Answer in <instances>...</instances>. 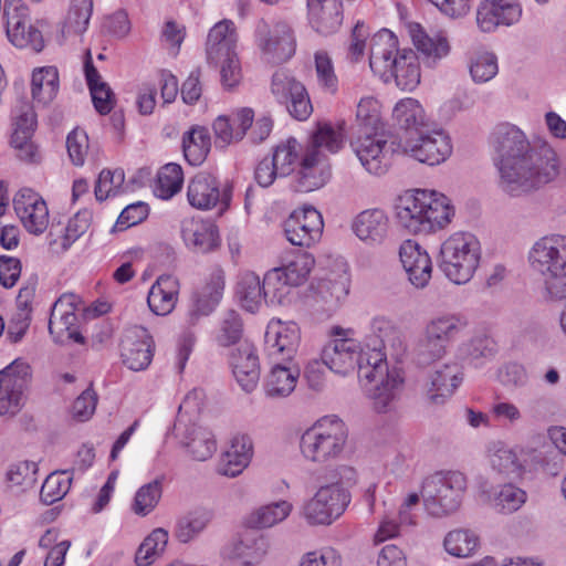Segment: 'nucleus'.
I'll return each instance as SVG.
<instances>
[{
	"instance_id": "f257e3e1",
	"label": "nucleus",
	"mask_w": 566,
	"mask_h": 566,
	"mask_svg": "<svg viewBox=\"0 0 566 566\" xmlns=\"http://www.w3.org/2000/svg\"><path fill=\"white\" fill-rule=\"evenodd\" d=\"M492 146L496 154L499 188L510 197H521L552 182L559 174L555 150L547 144H532L517 126L495 127Z\"/></svg>"
},
{
	"instance_id": "f03ea898",
	"label": "nucleus",
	"mask_w": 566,
	"mask_h": 566,
	"mask_svg": "<svg viewBox=\"0 0 566 566\" xmlns=\"http://www.w3.org/2000/svg\"><path fill=\"white\" fill-rule=\"evenodd\" d=\"M369 65L385 83L395 82L402 91H412L420 83V64L417 54L399 50L398 40L389 30H381L370 41Z\"/></svg>"
},
{
	"instance_id": "7ed1b4c3",
	"label": "nucleus",
	"mask_w": 566,
	"mask_h": 566,
	"mask_svg": "<svg viewBox=\"0 0 566 566\" xmlns=\"http://www.w3.org/2000/svg\"><path fill=\"white\" fill-rule=\"evenodd\" d=\"M454 216L450 199L433 190L416 189L399 197L398 223L413 234H429L443 229Z\"/></svg>"
},
{
	"instance_id": "20e7f679",
	"label": "nucleus",
	"mask_w": 566,
	"mask_h": 566,
	"mask_svg": "<svg viewBox=\"0 0 566 566\" xmlns=\"http://www.w3.org/2000/svg\"><path fill=\"white\" fill-rule=\"evenodd\" d=\"M355 470L340 465L326 472L325 481L315 494L301 506V516L311 525H329L337 520L350 502L344 479H355Z\"/></svg>"
},
{
	"instance_id": "39448f33",
	"label": "nucleus",
	"mask_w": 566,
	"mask_h": 566,
	"mask_svg": "<svg viewBox=\"0 0 566 566\" xmlns=\"http://www.w3.org/2000/svg\"><path fill=\"white\" fill-rule=\"evenodd\" d=\"M347 441L345 422L336 417H325L302 433L300 450L306 461L325 464L342 458Z\"/></svg>"
},
{
	"instance_id": "423d86ee",
	"label": "nucleus",
	"mask_w": 566,
	"mask_h": 566,
	"mask_svg": "<svg viewBox=\"0 0 566 566\" xmlns=\"http://www.w3.org/2000/svg\"><path fill=\"white\" fill-rule=\"evenodd\" d=\"M480 260V242L469 232H454L441 244L439 268L454 284L468 283L478 270Z\"/></svg>"
},
{
	"instance_id": "0eeeda50",
	"label": "nucleus",
	"mask_w": 566,
	"mask_h": 566,
	"mask_svg": "<svg viewBox=\"0 0 566 566\" xmlns=\"http://www.w3.org/2000/svg\"><path fill=\"white\" fill-rule=\"evenodd\" d=\"M467 488L465 476L458 471L436 472L422 482L421 497L432 516L441 517L455 512Z\"/></svg>"
},
{
	"instance_id": "6e6552de",
	"label": "nucleus",
	"mask_w": 566,
	"mask_h": 566,
	"mask_svg": "<svg viewBox=\"0 0 566 566\" xmlns=\"http://www.w3.org/2000/svg\"><path fill=\"white\" fill-rule=\"evenodd\" d=\"M400 148L405 155L429 166L444 163L452 154L450 136L437 127L419 130L401 142Z\"/></svg>"
},
{
	"instance_id": "1a4fd4ad",
	"label": "nucleus",
	"mask_w": 566,
	"mask_h": 566,
	"mask_svg": "<svg viewBox=\"0 0 566 566\" xmlns=\"http://www.w3.org/2000/svg\"><path fill=\"white\" fill-rule=\"evenodd\" d=\"M3 14L8 40L19 49L41 52L44 40L41 31L30 21L29 8L22 0H6Z\"/></svg>"
},
{
	"instance_id": "9d476101",
	"label": "nucleus",
	"mask_w": 566,
	"mask_h": 566,
	"mask_svg": "<svg viewBox=\"0 0 566 566\" xmlns=\"http://www.w3.org/2000/svg\"><path fill=\"white\" fill-rule=\"evenodd\" d=\"M82 310L80 298L75 294H63L57 298L52 306L49 319V332L55 343H84V337L78 331L76 314Z\"/></svg>"
},
{
	"instance_id": "9b49d317",
	"label": "nucleus",
	"mask_w": 566,
	"mask_h": 566,
	"mask_svg": "<svg viewBox=\"0 0 566 566\" xmlns=\"http://www.w3.org/2000/svg\"><path fill=\"white\" fill-rule=\"evenodd\" d=\"M270 90L295 119L305 120L312 114L313 106L305 86L286 71L279 70L273 74Z\"/></svg>"
},
{
	"instance_id": "f8f14e48",
	"label": "nucleus",
	"mask_w": 566,
	"mask_h": 566,
	"mask_svg": "<svg viewBox=\"0 0 566 566\" xmlns=\"http://www.w3.org/2000/svg\"><path fill=\"white\" fill-rule=\"evenodd\" d=\"M256 42L265 59L272 63L286 62L295 53V38L285 22L270 25L261 21L256 27Z\"/></svg>"
},
{
	"instance_id": "ddd939ff",
	"label": "nucleus",
	"mask_w": 566,
	"mask_h": 566,
	"mask_svg": "<svg viewBox=\"0 0 566 566\" xmlns=\"http://www.w3.org/2000/svg\"><path fill=\"white\" fill-rule=\"evenodd\" d=\"M528 262L539 275L566 273V237L551 234L539 238L530 250Z\"/></svg>"
},
{
	"instance_id": "4468645a",
	"label": "nucleus",
	"mask_w": 566,
	"mask_h": 566,
	"mask_svg": "<svg viewBox=\"0 0 566 566\" xmlns=\"http://www.w3.org/2000/svg\"><path fill=\"white\" fill-rule=\"evenodd\" d=\"M323 228L322 214L313 207L293 211L283 224L286 240L293 245L306 248L321 240Z\"/></svg>"
},
{
	"instance_id": "2eb2a0df",
	"label": "nucleus",
	"mask_w": 566,
	"mask_h": 566,
	"mask_svg": "<svg viewBox=\"0 0 566 566\" xmlns=\"http://www.w3.org/2000/svg\"><path fill=\"white\" fill-rule=\"evenodd\" d=\"M30 377L28 364L15 360L0 371V415L14 416L23 403V391Z\"/></svg>"
},
{
	"instance_id": "dca6fc26",
	"label": "nucleus",
	"mask_w": 566,
	"mask_h": 566,
	"mask_svg": "<svg viewBox=\"0 0 566 566\" xmlns=\"http://www.w3.org/2000/svg\"><path fill=\"white\" fill-rule=\"evenodd\" d=\"M187 198L196 209L210 210L219 206L220 211H223L229 206L231 189L227 186L221 189L216 177L208 172H199L188 185Z\"/></svg>"
},
{
	"instance_id": "f3484780",
	"label": "nucleus",
	"mask_w": 566,
	"mask_h": 566,
	"mask_svg": "<svg viewBox=\"0 0 566 566\" xmlns=\"http://www.w3.org/2000/svg\"><path fill=\"white\" fill-rule=\"evenodd\" d=\"M154 340L143 326L125 329L120 340V357L123 364L134 371L145 370L154 356Z\"/></svg>"
},
{
	"instance_id": "a211bd4d",
	"label": "nucleus",
	"mask_w": 566,
	"mask_h": 566,
	"mask_svg": "<svg viewBox=\"0 0 566 566\" xmlns=\"http://www.w3.org/2000/svg\"><path fill=\"white\" fill-rule=\"evenodd\" d=\"M13 208L25 230L32 234L43 233L50 222L45 200L30 188H23L13 198Z\"/></svg>"
},
{
	"instance_id": "6ab92c4d",
	"label": "nucleus",
	"mask_w": 566,
	"mask_h": 566,
	"mask_svg": "<svg viewBox=\"0 0 566 566\" xmlns=\"http://www.w3.org/2000/svg\"><path fill=\"white\" fill-rule=\"evenodd\" d=\"M361 166L376 176L384 175L390 165V147L387 140L374 134L357 136L350 144Z\"/></svg>"
},
{
	"instance_id": "aec40b11",
	"label": "nucleus",
	"mask_w": 566,
	"mask_h": 566,
	"mask_svg": "<svg viewBox=\"0 0 566 566\" xmlns=\"http://www.w3.org/2000/svg\"><path fill=\"white\" fill-rule=\"evenodd\" d=\"M300 343V329L293 322L271 321L265 333V353L272 360L290 363Z\"/></svg>"
},
{
	"instance_id": "412c9836",
	"label": "nucleus",
	"mask_w": 566,
	"mask_h": 566,
	"mask_svg": "<svg viewBox=\"0 0 566 566\" xmlns=\"http://www.w3.org/2000/svg\"><path fill=\"white\" fill-rule=\"evenodd\" d=\"M463 380L460 365L455 361L436 363L428 373L426 390L432 403H441L453 395Z\"/></svg>"
},
{
	"instance_id": "4be33fe9",
	"label": "nucleus",
	"mask_w": 566,
	"mask_h": 566,
	"mask_svg": "<svg viewBox=\"0 0 566 566\" xmlns=\"http://www.w3.org/2000/svg\"><path fill=\"white\" fill-rule=\"evenodd\" d=\"M408 33L426 65L434 67L449 55L451 46L444 31L429 34L421 24L411 22L408 24Z\"/></svg>"
},
{
	"instance_id": "5701e85b",
	"label": "nucleus",
	"mask_w": 566,
	"mask_h": 566,
	"mask_svg": "<svg viewBox=\"0 0 566 566\" xmlns=\"http://www.w3.org/2000/svg\"><path fill=\"white\" fill-rule=\"evenodd\" d=\"M359 353L360 343L356 339L335 338L323 348L322 360L333 373L345 376L357 367Z\"/></svg>"
},
{
	"instance_id": "b1692460",
	"label": "nucleus",
	"mask_w": 566,
	"mask_h": 566,
	"mask_svg": "<svg viewBox=\"0 0 566 566\" xmlns=\"http://www.w3.org/2000/svg\"><path fill=\"white\" fill-rule=\"evenodd\" d=\"M329 178L331 166L327 156H319L315 150H305L295 176L296 190L314 191L322 188Z\"/></svg>"
},
{
	"instance_id": "393cba45",
	"label": "nucleus",
	"mask_w": 566,
	"mask_h": 566,
	"mask_svg": "<svg viewBox=\"0 0 566 566\" xmlns=\"http://www.w3.org/2000/svg\"><path fill=\"white\" fill-rule=\"evenodd\" d=\"M399 258L411 284L418 289L424 287L432 273L428 252L418 242L406 240L399 248Z\"/></svg>"
},
{
	"instance_id": "a878e982",
	"label": "nucleus",
	"mask_w": 566,
	"mask_h": 566,
	"mask_svg": "<svg viewBox=\"0 0 566 566\" xmlns=\"http://www.w3.org/2000/svg\"><path fill=\"white\" fill-rule=\"evenodd\" d=\"M521 14V7L511 0H484L478 8L476 23L481 31L492 32L501 24L517 22Z\"/></svg>"
},
{
	"instance_id": "bb28decb",
	"label": "nucleus",
	"mask_w": 566,
	"mask_h": 566,
	"mask_svg": "<svg viewBox=\"0 0 566 566\" xmlns=\"http://www.w3.org/2000/svg\"><path fill=\"white\" fill-rule=\"evenodd\" d=\"M230 364L238 384L244 391H252L260 379V364L253 344L248 340L239 343L231 353Z\"/></svg>"
},
{
	"instance_id": "cd10ccee",
	"label": "nucleus",
	"mask_w": 566,
	"mask_h": 566,
	"mask_svg": "<svg viewBox=\"0 0 566 566\" xmlns=\"http://www.w3.org/2000/svg\"><path fill=\"white\" fill-rule=\"evenodd\" d=\"M268 546L262 535L244 533L224 546L222 555L227 559L240 562L241 566H256L266 555Z\"/></svg>"
},
{
	"instance_id": "c85d7f7f",
	"label": "nucleus",
	"mask_w": 566,
	"mask_h": 566,
	"mask_svg": "<svg viewBox=\"0 0 566 566\" xmlns=\"http://www.w3.org/2000/svg\"><path fill=\"white\" fill-rule=\"evenodd\" d=\"M181 234L186 245L195 253H210L220 245L219 230L209 220L186 219L182 222Z\"/></svg>"
},
{
	"instance_id": "c756f323",
	"label": "nucleus",
	"mask_w": 566,
	"mask_h": 566,
	"mask_svg": "<svg viewBox=\"0 0 566 566\" xmlns=\"http://www.w3.org/2000/svg\"><path fill=\"white\" fill-rule=\"evenodd\" d=\"M308 21L319 34L335 33L343 21L342 0H306Z\"/></svg>"
},
{
	"instance_id": "7c9ffc66",
	"label": "nucleus",
	"mask_w": 566,
	"mask_h": 566,
	"mask_svg": "<svg viewBox=\"0 0 566 566\" xmlns=\"http://www.w3.org/2000/svg\"><path fill=\"white\" fill-rule=\"evenodd\" d=\"M357 373L363 388L382 379L385 376L391 375L388 367L386 355L382 352V340L374 342V345H360Z\"/></svg>"
},
{
	"instance_id": "2f4dec72",
	"label": "nucleus",
	"mask_w": 566,
	"mask_h": 566,
	"mask_svg": "<svg viewBox=\"0 0 566 566\" xmlns=\"http://www.w3.org/2000/svg\"><path fill=\"white\" fill-rule=\"evenodd\" d=\"M253 457V443L249 436H234L228 449L221 455L218 473L228 478L240 475L250 464Z\"/></svg>"
},
{
	"instance_id": "473e14b6",
	"label": "nucleus",
	"mask_w": 566,
	"mask_h": 566,
	"mask_svg": "<svg viewBox=\"0 0 566 566\" xmlns=\"http://www.w3.org/2000/svg\"><path fill=\"white\" fill-rule=\"evenodd\" d=\"M180 442L197 461L210 459L217 450L213 434L206 428L197 424H182L181 418L175 424Z\"/></svg>"
},
{
	"instance_id": "72a5a7b5",
	"label": "nucleus",
	"mask_w": 566,
	"mask_h": 566,
	"mask_svg": "<svg viewBox=\"0 0 566 566\" xmlns=\"http://www.w3.org/2000/svg\"><path fill=\"white\" fill-rule=\"evenodd\" d=\"M179 290L180 284L177 277L169 274L160 275L148 292L149 310L156 315L170 314L178 302Z\"/></svg>"
},
{
	"instance_id": "f704fd0d",
	"label": "nucleus",
	"mask_w": 566,
	"mask_h": 566,
	"mask_svg": "<svg viewBox=\"0 0 566 566\" xmlns=\"http://www.w3.org/2000/svg\"><path fill=\"white\" fill-rule=\"evenodd\" d=\"M237 32L232 21L216 23L208 33L206 53L208 63H217L220 57L235 53Z\"/></svg>"
},
{
	"instance_id": "c9c22d12",
	"label": "nucleus",
	"mask_w": 566,
	"mask_h": 566,
	"mask_svg": "<svg viewBox=\"0 0 566 566\" xmlns=\"http://www.w3.org/2000/svg\"><path fill=\"white\" fill-rule=\"evenodd\" d=\"M389 219L384 210L368 209L360 212L354 220L356 235L368 244H378L387 235Z\"/></svg>"
},
{
	"instance_id": "e433bc0d",
	"label": "nucleus",
	"mask_w": 566,
	"mask_h": 566,
	"mask_svg": "<svg viewBox=\"0 0 566 566\" xmlns=\"http://www.w3.org/2000/svg\"><path fill=\"white\" fill-rule=\"evenodd\" d=\"M282 360L273 361L269 375L265 378L264 390L268 397L284 398L290 396L295 387L300 377V369Z\"/></svg>"
},
{
	"instance_id": "4c0bfd02",
	"label": "nucleus",
	"mask_w": 566,
	"mask_h": 566,
	"mask_svg": "<svg viewBox=\"0 0 566 566\" xmlns=\"http://www.w3.org/2000/svg\"><path fill=\"white\" fill-rule=\"evenodd\" d=\"M402 385V378L396 370H391V375L385 376L378 381L364 388L369 399L373 401V407L377 412L385 413L390 411L399 396Z\"/></svg>"
},
{
	"instance_id": "58836bf2",
	"label": "nucleus",
	"mask_w": 566,
	"mask_h": 566,
	"mask_svg": "<svg viewBox=\"0 0 566 566\" xmlns=\"http://www.w3.org/2000/svg\"><path fill=\"white\" fill-rule=\"evenodd\" d=\"M223 289L224 272L221 269H214L201 291L193 296V305L190 310L192 322L214 310L221 300Z\"/></svg>"
},
{
	"instance_id": "ea45409f",
	"label": "nucleus",
	"mask_w": 566,
	"mask_h": 566,
	"mask_svg": "<svg viewBox=\"0 0 566 566\" xmlns=\"http://www.w3.org/2000/svg\"><path fill=\"white\" fill-rule=\"evenodd\" d=\"M84 71L94 107L102 115L108 114L114 106V94L93 65L90 50L85 53Z\"/></svg>"
},
{
	"instance_id": "a19ab883",
	"label": "nucleus",
	"mask_w": 566,
	"mask_h": 566,
	"mask_svg": "<svg viewBox=\"0 0 566 566\" xmlns=\"http://www.w3.org/2000/svg\"><path fill=\"white\" fill-rule=\"evenodd\" d=\"M345 138L343 126H334L327 122L317 123L305 150H315L319 156H326L324 151L335 154L343 148Z\"/></svg>"
},
{
	"instance_id": "79ce46f5",
	"label": "nucleus",
	"mask_w": 566,
	"mask_h": 566,
	"mask_svg": "<svg viewBox=\"0 0 566 566\" xmlns=\"http://www.w3.org/2000/svg\"><path fill=\"white\" fill-rule=\"evenodd\" d=\"M395 120L405 129L419 130L429 127V118L422 105L415 98L407 97L400 99L392 112Z\"/></svg>"
},
{
	"instance_id": "37998d69",
	"label": "nucleus",
	"mask_w": 566,
	"mask_h": 566,
	"mask_svg": "<svg viewBox=\"0 0 566 566\" xmlns=\"http://www.w3.org/2000/svg\"><path fill=\"white\" fill-rule=\"evenodd\" d=\"M490 462L494 470L510 479L520 478L523 464L516 452L504 442H492L489 447Z\"/></svg>"
},
{
	"instance_id": "c03bdc74",
	"label": "nucleus",
	"mask_w": 566,
	"mask_h": 566,
	"mask_svg": "<svg viewBox=\"0 0 566 566\" xmlns=\"http://www.w3.org/2000/svg\"><path fill=\"white\" fill-rule=\"evenodd\" d=\"M293 504L286 500L262 505L250 513L248 524L254 528H270L287 518Z\"/></svg>"
},
{
	"instance_id": "a18cd8bd",
	"label": "nucleus",
	"mask_w": 566,
	"mask_h": 566,
	"mask_svg": "<svg viewBox=\"0 0 566 566\" xmlns=\"http://www.w3.org/2000/svg\"><path fill=\"white\" fill-rule=\"evenodd\" d=\"M34 296V287L27 286L22 287L18 295V311L12 316L7 336L11 343H19L25 335L31 323V308L29 303Z\"/></svg>"
},
{
	"instance_id": "49530a36",
	"label": "nucleus",
	"mask_w": 566,
	"mask_h": 566,
	"mask_svg": "<svg viewBox=\"0 0 566 566\" xmlns=\"http://www.w3.org/2000/svg\"><path fill=\"white\" fill-rule=\"evenodd\" d=\"M59 90V73L54 66H43L33 71L31 80V94L40 104H48L54 99Z\"/></svg>"
},
{
	"instance_id": "de8ad7c7",
	"label": "nucleus",
	"mask_w": 566,
	"mask_h": 566,
	"mask_svg": "<svg viewBox=\"0 0 566 566\" xmlns=\"http://www.w3.org/2000/svg\"><path fill=\"white\" fill-rule=\"evenodd\" d=\"M211 139L209 132L203 126H193L184 135L182 148L187 161L198 166L206 159L210 151Z\"/></svg>"
},
{
	"instance_id": "09e8293b",
	"label": "nucleus",
	"mask_w": 566,
	"mask_h": 566,
	"mask_svg": "<svg viewBox=\"0 0 566 566\" xmlns=\"http://www.w3.org/2000/svg\"><path fill=\"white\" fill-rule=\"evenodd\" d=\"M479 536L473 531L464 528L450 531L443 541L446 552L460 558H467L473 555L479 548Z\"/></svg>"
},
{
	"instance_id": "8fccbe9b",
	"label": "nucleus",
	"mask_w": 566,
	"mask_h": 566,
	"mask_svg": "<svg viewBox=\"0 0 566 566\" xmlns=\"http://www.w3.org/2000/svg\"><path fill=\"white\" fill-rule=\"evenodd\" d=\"M467 324L465 318L461 315L442 314L431 318L424 329L434 338L450 344Z\"/></svg>"
},
{
	"instance_id": "3c124183",
	"label": "nucleus",
	"mask_w": 566,
	"mask_h": 566,
	"mask_svg": "<svg viewBox=\"0 0 566 566\" xmlns=\"http://www.w3.org/2000/svg\"><path fill=\"white\" fill-rule=\"evenodd\" d=\"M264 302L270 305H282L289 301L293 286L285 280L280 270H270L262 281Z\"/></svg>"
},
{
	"instance_id": "603ef678",
	"label": "nucleus",
	"mask_w": 566,
	"mask_h": 566,
	"mask_svg": "<svg viewBox=\"0 0 566 566\" xmlns=\"http://www.w3.org/2000/svg\"><path fill=\"white\" fill-rule=\"evenodd\" d=\"M168 543V532L164 528L154 530L139 545L135 562L137 566L151 565L165 551Z\"/></svg>"
},
{
	"instance_id": "864d4df0",
	"label": "nucleus",
	"mask_w": 566,
	"mask_h": 566,
	"mask_svg": "<svg viewBox=\"0 0 566 566\" xmlns=\"http://www.w3.org/2000/svg\"><path fill=\"white\" fill-rule=\"evenodd\" d=\"M163 495L161 479H155L142 485L135 493L132 511L138 516L150 514L158 505Z\"/></svg>"
},
{
	"instance_id": "5fc2aeb1",
	"label": "nucleus",
	"mask_w": 566,
	"mask_h": 566,
	"mask_svg": "<svg viewBox=\"0 0 566 566\" xmlns=\"http://www.w3.org/2000/svg\"><path fill=\"white\" fill-rule=\"evenodd\" d=\"M209 522L210 514L207 511H191L178 520L175 536L180 543H189L207 527Z\"/></svg>"
},
{
	"instance_id": "6e6d98bb",
	"label": "nucleus",
	"mask_w": 566,
	"mask_h": 566,
	"mask_svg": "<svg viewBox=\"0 0 566 566\" xmlns=\"http://www.w3.org/2000/svg\"><path fill=\"white\" fill-rule=\"evenodd\" d=\"M184 182L182 169L177 164H167L157 174L155 195L161 199H170L180 191Z\"/></svg>"
},
{
	"instance_id": "4d7b16f0",
	"label": "nucleus",
	"mask_w": 566,
	"mask_h": 566,
	"mask_svg": "<svg viewBox=\"0 0 566 566\" xmlns=\"http://www.w3.org/2000/svg\"><path fill=\"white\" fill-rule=\"evenodd\" d=\"M92 11L93 1H71V7L62 29L63 35H82L87 30Z\"/></svg>"
},
{
	"instance_id": "13d9d810",
	"label": "nucleus",
	"mask_w": 566,
	"mask_h": 566,
	"mask_svg": "<svg viewBox=\"0 0 566 566\" xmlns=\"http://www.w3.org/2000/svg\"><path fill=\"white\" fill-rule=\"evenodd\" d=\"M237 294L247 311L255 312L264 300L259 276L251 272L243 274L238 283Z\"/></svg>"
},
{
	"instance_id": "bf43d9fd",
	"label": "nucleus",
	"mask_w": 566,
	"mask_h": 566,
	"mask_svg": "<svg viewBox=\"0 0 566 566\" xmlns=\"http://www.w3.org/2000/svg\"><path fill=\"white\" fill-rule=\"evenodd\" d=\"M71 483L72 478L66 471H56L49 474L40 491L41 501L46 505H51L62 500L67 494Z\"/></svg>"
},
{
	"instance_id": "052dcab7",
	"label": "nucleus",
	"mask_w": 566,
	"mask_h": 566,
	"mask_svg": "<svg viewBox=\"0 0 566 566\" xmlns=\"http://www.w3.org/2000/svg\"><path fill=\"white\" fill-rule=\"evenodd\" d=\"M314 264L315 260L313 255L303 252L295 255L286 265L276 269L280 270L285 280L295 287L302 285L307 280Z\"/></svg>"
},
{
	"instance_id": "680f3d73",
	"label": "nucleus",
	"mask_w": 566,
	"mask_h": 566,
	"mask_svg": "<svg viewBox=\"0 0 566 566\" xmlns=\"http://www.w3.org/2000/svg\"><path fill=\"white\" fill-rule=\"evenodd\" d=\"M38 470V464L33 461H19L9 467L6 480L12 488L20 486L27 490L34 486Z\"/></svg>"
},
{
	"instance_id": "e2e57ef3",
	"label": "nucleus",
	"mask_w": 566,
	"mask_h": 566,
	"mask_svg": "<svg viewBox=\"0 0 566 566\" xmlns=\"http://www.w3.org/2000/svg\"><path fill=\"white\" fill-rule=\"evenodd\" d=\"M298 143L295 138H289L276 146L272 161L279 169L280 176H287L293 171L298 158Z\"/></svg>"
},
{
	"instance_id": "0e129e2a",
	"label": "nucleus",
	"mask_w": 566,
	"mask_h": 566,
	"mask_svg": "<svg viewBox=\"0 0 566 566\" xmlns=\"http://www.w3.org/2000/svg\"><path fill=\"white\" fill-rule=\"evenodd\" d=\"M526 499L527 495L524 490L507 483L500 488L494 497V505L503 513H513L523 506Z\"/></svg>"
},
{
	"instance_id": "69168bd1",
	"label": "nucleus",
	"mask_w": 566,
	"mask_h": 566,
	"mask_svg": "<svg viewBox=\"0 0 566 566\" xmlns=\"http://www.w3.org/2000/svg\"><path fill=\"white\" fill-rule=\"evenodd\" d=\"M92 213L88 210H82L75 213L67 222L65 232L61 239V247L66 251L80 238L85 235L91 227Z\"/></svg>"
},
{
	"instance_id": "338daca9",
	"label": "nucleus",
	"mask_w": 566,
	"mask_h": 566,
	"mask_svg": "<svg viewBox=\"0 0 566 566\" xmlns=\"http://www.w3.org/2000/svg\"><path fill=\"white\" fill-rule=\"evenodd\" d=\"M497 59L491 52L478 53L470 64V74L476 83L491 81L497 74Z\"/></svg>"
},
{
	"instance_id": "774afa93",
	"label": "nucleus",
	"mask_w": 566,
	"mask_h": 566,
	"mask_svg": "<svg viewBox=\"0 0 566 566\" xmlns=\"http://www.w3.org/2000/svg\"><path fill=\"white\" fill-rule=\"evenodd\" d=\"M356 119L366 130L373 129L377 132L381 128L380 105L378 101L370 96L363 97L357 105Z\"/></svg>"
}]
</instances>
